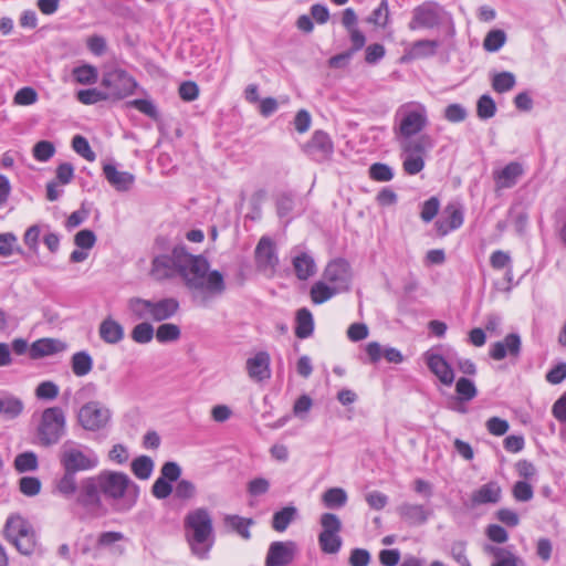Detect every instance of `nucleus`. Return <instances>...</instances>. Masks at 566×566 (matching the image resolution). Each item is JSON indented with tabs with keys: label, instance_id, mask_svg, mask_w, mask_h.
Masks as SVG:
<instances>
[{
	"label": "nucleus",
	"instance_id": "4be33fe9",
	"mask_svg": "<svg viewBox=\"0 0 566 566\" xmlns=\"http://www.w3.org/2000/svg\"><path fill=\"white\" fill-rule=\"evenodd\" d=\"M521 350V338L517 334H509L503 340L494 343L490 348V356L502 360L507 355L517 356Z\"/></svg>",
	"mask_w": 566,
	"mask_h": 566
},
{
	"label": "nucleus",
	"instance_id": "3c124183",
	"mask_svg": "<svg viewBox=\"0 0 566 566\" xmlns=\"http://www.w3.org/2000/svg\"><path fill=\"white\" fill-rule=\"evenodd\" d=\"M496 105L490 95H482L476 104L478 116L482 119H489L495 115Z\"/></svg>",
	"mask_w": 566,
	"mask_h": 566
},
{
	"label": "nucleus",
	"instance_id": "e2e57ef3",
	"mask_svg": "<svg viewBox=\"0 0 566 566\" xmlns=\"http://www.w3.org/2000/svg\"><path fill=\"white\" fill-rule=\"evenodd\" d=\"M440 208V202L438 198L431 197L427 201L423 202L420 217L422 221L430 222L438 214Z\"/></svg>",
	"mask_w": 566,
	"mask_h": 566
},
{
	"label": "nucleus",
	"instance_id": "7ed1b4c3",
	"mask_svg": "<svg viewBox=\"0 0 566 566\" xmlns=\"http://www.w3.org/2000/svg\"><path fill=\"white\" fill-rule=\"evenodd\" d=\"M101 491L118 513L130 511L138 499L139 489L124 472L103 470L99 473Z\"/></svg>",
	"mask_w": 566,
	"mask_h": 566
},
{
	"label": "nucleus",
	"instance_id": "bb28decb",
	"mask_svg": "<svg viewBox=\"0 0 566 566\" xmlns=\"http://www.w3.org/2000/svg\"><path fill=\"white\" fill-rule=\"evenodd\" d=\"M66 345L53 338H42L32 343L30 347V356L33 359L50 356L65 350Z\"/></svg>",
	"mask_w": 566,
	"mask_h": 566
},
{
	"label": "nucleus",
	"instance_id": "dca6fc26",
	"mask_svg": "<svg viewBox=\"0 0 566 566\" xmlns=\"http://www.w3.org/2000/svg\"><path fill=\"white\" fill-rule=\"evenodd\" d=\"M297 553V545L292 541L273 542L269 546L265 566H287Z\"/></svg>",
	"mask_w": 566,
	"mask_h": 566
},
{
	"label": "nucleus",
	"instance_id": "f3484780",
	"mask_svg": "<svg viewBox=\"0 0 566 566\" xmlns=\"http://www.w3.org/2000/svg\"><path fill=\"white\" fill-rule=\"evenodd\" d=\"M464 216L460 203L451 202L447 205L441 217L436 222V229L439 235L444 237L449 232L459 229L463 224Z\"/></svg>",
	"mask_w": 566,
	"mask_h": 566
},
{
	"label": "nucleus",
	"instance_id": "69168bd1",
	"mask_svg": "<svg viewBox=\"0 0 566 566\" xmlns=\"http://www.w3.org/2000/svg\"><path fill=\"white\" fill-rule=\"evenodd\" d=\"M35 395L39 399H55L59 395V387L52 381L41 382L36 389Z\"/></svg>",
	"mask_w": 566,
	"mask_h": 566
},
{
	"label": "nucleus",
	"instance_id": "5fc2aeb1",
	"mask_svg": "<svg viewBox=\"0 0 566 566\" xmlns=\"http://www.w3.org/2000/svg\"><path fill=\"white\" fill-rule=\"evenodd\" d=\"M96 243V235L92 230L83 229L74 235V244L82 250H91Z\"/></svg>",
	"mask_w": 566,
	"mask_h": 566
},
{
	"label": "nucleus",
	"instance_id": "0e129e2a",
	"mask_svg": "<svg viewBox=\"0 0 566 566\" xmlns=\"http://www.w3.org/2000/svg\"><path fill=\"white\" fill-rule=\"evenodd\" d=\"M130 107H134L143 114L149 116L153 119L158 118V111L155 104L149 99H134L128 102Z\"/></svg>",
	"mask_w": 566,
	"mask_h": 566
},
{
	"label": "nucleus",
	"instance_id": "603ef678",
	"mask_svg": "<svg viewBox=\"0 0 566 566\" xmlns=\"http://www.w3.org/2000/svg\"><path fill=\"white\" fill-rule=\"evenodd\" d=\"M73 149L87 161H94L96 159L95 153L92 150L87 139L81 135L74 136L72 140Z\"/></svg>",
	"mask_w": 566,
	"mask_h": 566
},
{
	"label": "nucleus",
	"instance_id": "4468645a",
	"mask_svg": "<svg viewBox=\"0 0 566 566\" xmlns=\"http://www.w3.org/2000/svg\"><path fill=\"white\" fill-rule=\"evenodd\" d=\"M102 495L99 474H96L81 480L75 500L82 507L95 511L102 506Z\"/></svg>",
	"mask_w": 566,
	"mask_h": 566
},
{
	"label": "nucleus",
	"instance_id": "9b49d317",
	"mask_svg": "<svg viewBox=\"0 0 566 566\" xmlns=\"http://www.w3.org/2000/svg\"><path fill=\"white\" fill-rule=\"evenodd\" d=\"M111 409L96 400L84 403L77 412L80 426L91 432L105 429L111 422Z\"/></svg>",
	"mask_w": 566,
	"mask_h": 566
},
{
	"label": "nucleus",
	"instance_id": "bf43d9fd",
	"mask_svg": "<svg viewBox=\"0 0 566 566\" xmlns=\"http://www.w3.org/2000/svg\"><path fill=\"white\" fill-rule=\"evenodd\" d=\"M196 493V485L189 480H179L175 488V496L180 500H191Z\"/></svg>",
	"mask_w": 566,
	"mask_h": 566
},
{
	"label": "nucleus",
	"instance_id": "f704fd0d",
	"mask_svg": "<svg viewBox=\"0 0 566 566\" xmlns=\"http://www.w3.org/2000/svg\"><path fill=\"white\" fill-rule=\"evenodd\" d=\"M366 21L377 28L385 29L390 23V10L388 0H381L376 9L373 10Z\"/></svg>",
	"mask_w": 566,
	"mask_h": 566
},
{
	"label": "nucleus",
	"instance_id": "393cba45",
	"mask_svg": "<svg viewBox=\"0 0 566 566\" xmlns=\"http://www.w3.org/2000/svg\"><path fill=\"white\" fill-rule=\"evenodd\" d=\"M98 335L104 343L116 345L124 339L125 331L119 322L108 316L101 322Z\"/></svg>",
	"mask_w": 566,
	"mask_h": 566
},
{
	"label": "nucleus",
	"instance_id": "a18cd8bd",
	"mask_svg": "<svg viewBox=\"0 0 566 566\" xmlns=\"http://www.w3.org/2000/svg\"><path fill=\"white\" fill-rule=\"evenodd\" d=\"M153 460L146 455H140L132 462V471L140 480L148 479L153 472Z\"/></svg>",
	"mask_w": 566,
	"mask_h": 566
},
{
	"label": "nucleus",
	"instance_id": "09e8293b",
	"mask_svg": "<svg viewBox=\"0 0 566 566\" xmlns=\"http://www.w3.org/2000/svg\"><path fill=\"white\" fill-rule=\"evenodd\" d=\"M506 41V34L502 30H492L490 31L483 41V48L488 52H496L499 51Z\"/></svg>",
	"mask_w": 566,
	"mask_h": 566
},
{
	"label": "nucleus",
	"instance_id": "9d476101",
	"mask_svg": "<svg viewBox=\"0 0 566 566\" xmlns=\"http://www.w3.org/2000/svg\"><path fill=\"white\" fill-rule=\"evenodd\" d=\"M101 85L108 99L119 101L132 95L137 87L136 81L124 70L113 69L104 73Z\"/></svg>",
	"mask_w": 566,
	"mask_h": 566
},
{
	"label": "nucleus",
	"instance_id": "79ce46f5",
	"mask_svg": "<svg viewBox=\"0 0 566 566\" xmlns=\"http://www.w3.org/2000/svg\"><path fill=\"white\" fill-rule=\"evenodd\" d=\"M38 467V457L32 451L20 453L14 459V469L20 473L35 471Z\"/></svg>",
	"mask_w": 566,
	"mask_h": 566
},
{
	"label": "nucleus",
	"instance_id": "412c9836",
	"mask_svg": "<svg viewBox=\"0 0 566 566\" xmlns=\"http://www.w3.org/2000/svg\"><path fill=\"white\" fill-rule=\"evenodd\" d=\"M103 174L108 184L117 191H127L135 182V176L128 171H120L112 164L103 166Z\"/></svg>",
	"mask_w": 566,
	"mask_h": 566
},
{
	"label": "nucleus",
	"instance_id": "680f3d73",
	"mask_svg": "<svg viewBox=\"0 0 566 566\" xmlns=\"http://www.w3.org/2000/svg\"><path fill=\"white\" fill-rule=\"evenodd\" d=\"M534 491L526 481H517L513 486V496L516 501L527 502L533 499Z\"/></svg>",
	"mask_w": 566,
	"mask_h": 566
},
{
	"label": "nucleus",
	"instance_id": "49530a36",
	"mask_svg": "<svg viewBox=\"0 0 566 566\" xmlns=\"http://www.w3.org/2000/svg\"><path fill=\"white\" fill-rule=\"evenodd\" d=\"M77 83L83 85L94 84L97 81L98 72L93 65L85 64L73 70Z\"/></svg>",
	"mask_w": 566,
	"mask_h": 566
},
{
	"label": "nucleus",
	"instance_id": "39448f33",
	"mask_svg": "<svg viewBox=\"0 0 566 566\" xmlns=\"http://www.w3.org/2000/svg\"><path fill=\"white\" fill-rule=\"evenodd\" d=\"M443 24H448L450 33L454 34L452 15L438 2L424 1L411 10L408 29L410 31L433 30Z\"/></svg>",
	"mask_w": 566,
	"mask_h": 566
},
{
	"label": "nucleus",
	"instance_id": "338daca9",
	"mask_svg": "<svg viewBox=\"0 0 566 566\" xmlns=\"http://www.w3.org/2000/svg\"><path fill=\"white\" fill-rule=\"evenodd\" d=\"M485 427L491 434L500 437L509 431L510 424L504 419L492 417L486 421Z\"/></svg>",
	"mask_w": 566,
	"mask_h": 566
},
{
	"label": "nucleus",
	"instance_id": "e433bc0d",
	"mask_svg": "<svg viewBox=\"0 0 566 566\" xmlns=\"http://www.w3.org/2000/svg\"><path fill=\"white\" fill-rule=\"evenodd\" d=\"M224 525L232 531H235L244 539L251 537L249 527L253 524L251 518H244L239 515H226L223 518Z\"/></svg>",
	"mask_w": 566,
	"mask_h": 566
},
{
	"label": "nucleus",
	"instance_id": "72a5a7b5",
	"mask_svg": "<svg viewBox=\"0 0 566 566\" xmlns=\"http://www.w3.org/2000/svg\"><path fill=\"white\" fill-rule=\"evenodd\" d=\"M314 329L313 315L307 308H301L296 314L295 335L298 338H307Z\"/></svg>",
	"mask_w": 566,
	"mask_h": 566
},
{
	"label": "nucleus",
	"instance_id": "052dcab7",
	"mask_svg": "<svg viewBox=\"0 0 566 566\" xmlns=\"http://www.w3.org/2000/svg\"><path fill=\"white\" fill-rule=\"evenodd\" d=\"M20 491L27 496H34L41 490V482L35 476H23L19 482Z\"/></svg>",
	"mask_w": 566,
	"mask_h": 566
},
{
	"label": "nucleus",
	"instance_id": "58836bf2",
	"mask_svg": "<svg viewBox=\"0 0 566 566\" xmlns=\"http://www.w3.org/2000/svg\"><path fill=\"white\" fill-rule=\"evenodd\" d=\"M76 473L64 471L63 475L56 482L57 492L66 499L76 496L78 484L75 478Z\"/></svg>",
	"mask_w": 566,
	"mask_h": 566
},
{
	"label": "nucleus",
	"instance_id": "a19ab883",
	"mask_svg": "<svg viewBox=\"0 0 566 566\" xmlns=\"http://www.w3.org/2000/svg\"><path fill=\"white\" fill-rule=\"evenodd\" d=\"M516 84V77L512 72L494 73L492 76V88L496 93H506L511 91Z\"/></svg>",
	"mask_w": 566,
	"mask_h": 566
},
{
	"label": "nucleus",
	"instance_id": "6e6552de",
	"mask_svg": "<svg viewBox=\"0 0 566 566\" xmlns=\"http://www.w3.org/2000/svg\"><path fill=\"white\" fill-rule=\"evenodd\" d=\"M65 415L60 407L43 410L38 424L36 434L44 447L56 444L65 432Z\"/></svg>",
	"mask_w": 566,
	"mask_h": 566
},
{
	"label": "nucleus",
	"instance_id": "de8ad7c7",
	"mask_svg": "<svg viewBox=\"0 0 566 566\" xmlns=\"http://www.w3.org/2000/svg\"><path fill=\"white\" fill-rule=\"evenodd\" d=\"M455 391L461 401H470L478 395L474 382L465 377L459 378L455 384Z\"/></svg>",
	"mask_w": 566,
	"mask_h": 566
},
{
	"label": "nucleus",
	"instance_id": "5701e85b",
	"mask_svg": "<svg viewBox=\"0 0 566 566\" xmlns=\"http://www.w3.org/2000/svg\"><path fill=\"white\" fill-rule=\"evenodd\" d=\"M440 48V41L431 39H421L409 44L406 49L403 60H418L434 56Z\"/></svg>",
	"mask_w": 566,
	"mask_h": 566
},
{
	"label": "nucleus",
	"instance_id": "6ab92c4d",
	"mask_svg": "<svg viewBox=\"0 0 566 566\" xmlns=\"http://www.w3.org/2000/svg\"><path fill=\"white\" fill-rule=\"evenodd\" d=\"M424 359L430 371L446 386L454 381V371L449 363L440 355L431 352L424 354Z\"/></svg>",
	"mask_w": 566,
	"mask_h": 566
},
{
	"label": "nucleus",
	"instance_id": "8fccbe9b",
	"mask_svg": "<svg viewBox=\"0 0 566 566\" xmlns=\"http://www.w3.org/2000/svg\"><path fill=\"white\" fill-rule=\"evenodd\" d=\"M39 95L31 86H25L17 91L13 96V104L17 106H30L38 102Z\"/></svg>",
	"mask_w": 566,
	"mask_h": 566
},
{
	"label": "nucleus",
	"instance_id": "c03bdc74",
	"mask_svg": "<svg viewBox=\"0 0 566 566\" xmlns=\"http://www.w3.org/2000/svg\"><path fill=\"white\" fill-rule=\"evenodd\" d=\"M180 334V328L171 323L161 324L156 329V338L161 344L178 340Z\"/></svg>",
	"mask_w": 566,
	"mask_h": 566
},
{
	"label": "nucleus",
	"instance_id": "2f4dec72",
	"mask_svg": "<svg viewBox=\"0 0 566 566\" xmlns=\"http://www.w3.org/2000/svg\"><path fill=\"white\" fill-rule=\"evenodd\" d=\"M336 294H338V292L335 287L328 284L324 279L315 282L310 292L311 300L314 304H323Z\"/></svg>",
	"mask_w": 566,
	"mask_h": 566
},
{
	"label": "nucleus",
	"instance_id": "473e14b6",
	"mask_svg": "<svg viewBox=\"0 0 566 566\" xmlns=\"http://www.w3.org/2000/svg\"><path fill=\"white\" fill-rule=\"evenodd\" d=\"M72 371L77 377H84L91 373L93 368V358L85 352H77L71 358Z\"/></svg>",
	"mask_w": 566,
	"mask_h": 566
},
{
	"label": "nucleus",
	"instance_id": "6e6d98bb",
	"mask_svg": "<svg viewBox=\"0 0 566 566\" xmlns=\"http://www.w3.org/2000/svg\"><path fill=\"white\" fill-rule=\"evenodd\" d=\"M369 176L376 181H389L394 178V172L388 165L376 163L369 167Z\"/></svg>",
	"mask_w": 566,
	"mask_h": 566
},
{
	"label": "nucleus",
	"instance_id": "c85d7f7f",
	"mask_svg": "<svg viewBox=\"0 0 566 566\" xmlns=\"http://www.w3.org/2000/svg\"><path fill=\"white\" fill-rule=\"evenodd\" d=\"M24 409L23 401L13 395L0 396V416L6 420L18 418Z\"/></svg>",
	"mask_w": 566,
	"mask_h": 566
},
{
	"label": "nucleus",
	"instance_id": "c756f323",
	"mask_svg": "<svg viewBox=\"0 0 566 566\" xmlns=\"http://www.w3.org/2000/svg\"><path fill=\"white\" fill-rule=\"evenodd\" d=\"M500 499L501 488L494 482L482 485L472 494V502L476 505L494 504L497 503Z\"/></svg>",
	"mask_w": 566,
	"mask_h": 566
},
{
	"label": "nucleus",
	"instance_id": "f03ea898",
	"mask_svg": "<svg viewBox=\"0 0 566 566\" xmlns=\"http://www.w3.org/2000/svg\"><path fill=\"white\" fill-rule=\"evenodd\" d=\"M184 535L193 555L206 558L213 546V521L207 507L190 510L184 517Z\"/></svg>",
	"mask_w": 566,
	"mask_h": 566
},
{
	"label": "nucleus",
	"instance_id": "a878e982",
	"mask_svg": "<svg viewBox=\"0 0 566 566\" xmlns=\"http://www.w3.org/2000/svg\"><path fill=\"white\" fill-rule=\"evenodd\" d=\"M179 308V302L174 297L151 300V319L166 321L172 317Z\"/></svg>",
	"mask_w": 566,
	"mask_h": 566
},
{
	"label": "nucleus",
	"instance_id": "f8f14e48",
	"mask_svg": "<svg viewBox=\"0 0 566 566\" xmlns=\"http://www.w3.org/2000/svg\"><path fill=\"white\" fill-rule=\"evenodd\" d=\"M319 524L322 531L318 535V545L325 554H337L343 545L339 535L342 522L334 513H324L321 515Z\"/></svg>",
	"mask_w": 566,
	"mask_h": 566
},
{
	"label": "nucleus",
	"instance_id": "423d86ee",
	"mask_svg": "<svg viewBox=\"0 0 566 566\" xmlns=\"http://www.w3.org/2000/svg\"><path fill=\"white\" fill-rule=\"evenodd\" d=\"M59 461L63 471L73 473L94 470L99 463L94 450L71 440L62 444Z\"/></svg>",
	"mask_w": 566,
	"mask_h": 566
},
{
	"label": "nucleus",
	"instance_id": "ddd939ff",
	"mask_svg": "<svg viewBox=\"0 0 566 566\" xmlns=\"http://www.w3.org/2000/svg\"><path fill=\"white\" fill-rule=\"evenodd\" d=\"M352 276L350 265L344 259L331 261L323 272V279L335 287L338 293L349 291Z\"/></svg>",
	"mask_w": 566,
	"mask_h": 566
},
{
	"label": "nucleus",
	"instance_id": "a211bd4d",
	"mask_svg": "<svg viewBox=\"0 0 566 566\" xmlns=\"http://www.w3.org/2000/svg\"><path fill=\"white\" fill-rule=\"evenodd\" d=\"M334 145L329 136L316 130L311 140L303 145V151L308 156L316 157L318 160L327 159L333 154Z\"/></svg>",
	"mask_w": 566,
	"mask_h": 566
},
{
	"label": "nucleus",
	"instance_id": "1a4fd4ad",
	"mask_svg": "<svg viewBox=\"0 0 566 566\" xmlns=\"http://www.w3.org/2000/svg\"><path fill=\"white\" fill-rule=\"evenodd\" d=\"M433 147L429 135H419L415 142L399 144L402 168L407 175H417L424 168V155Z\"/></svg>",
	"mask_w": 566,
	"mask_h": 566
},
{
	"label": "nucleus",
	"instance_id": "f257e3e1",
	"mask_svg": "<svg viewBox=\"0 0 566 566\" xmlns=\"http://www.w3.org/2000/svg\"><path fill=\"white\" fill-rule=\"evenodd\" d=\"M150 275L156 281L179 276L193 302L203 307L209 306L227 290L224 275L218 270H211L206 258L189 253L182 245L175 247L170 254L155 256Z\"/></svg>",
	"mask_w": 566,
	"mask_h": 566
},
{
	"label": "nucleus",
	"instance_id": "2eb2a0df",
	"mask_svg": "<svg viewBox=\"0 0 566 566\" xmlns=\"http://www.w3.org/2000/svg\"><path fill=\"white\" fill-rule=\"evenodd\" d=\"M255 264L266 276H273L279 265L275 243L269 237H262L255 248Z\"/></svg>",
	"mask_w": 566,
	"mask_h": 566
},
{
	"label": "nucleus",
	"instance_id": "4d7b16f0",
	"mask_svg": "<svg viewBox=\"0 0 566 566\" xmlns=\"http://www.w3.org/2000/svg\"><path fill=\"white\" fill-rule=\"evenodd\" d=\"M33 157L39 161H48L55 153V147L51 142L41 140L33 147Z\"/></svg>",
	"mask_w": 566,
	"mask_h": 566
},
{
	"label": "nucleus",
	"instance_id": "4c0bfd02",
	"mask_svg": "<svg viewBox=\"0 0 566 566\" xmlns=\"http://www.w3.org/2000/svg\"><path fill=\"white\" fill-rule=\"evenodd\" d=\"M347 493L342 488H331L322 495L324 505L328 509H340L347 503Z\"/></svg>",
	"mask_w": 566,
	"mask_h": 566
},
{
	"label": "nucleus",
	"instance_id": "864d4df0",
	"mask_svg": "<svg viewBox=\"0 0 566 566\" xmlns=\"http://www.w3.org/2000/svg\"><path fill=\"white\" fill-rule=\"evenodd\" d=\"M18 243V238L12 232L0 233V256H11Z\"/></svg>",
	"mask_w": 566,
	"mask_h": 566
},
{
	"label": "nucleus",
	"instance_id": "b1692460",
	"mask_svg": "<svg viewBox=\"0 0 566 566\" xmlns=\"http://www.w3.org/2000/svg\"><path fill=\"white\" fill-rule=\"evenodd\" d=\"M400 517L411 526L424 524L431 515V511L421 504L402 503L398 507Z\"/></svg>",
	"mask_w": 566,
	"mask_h": 566
},
{
	"label": "nucleus",
	"instance_id": "ea45409f",
	"mask_svg": "<svg viewBox=\"0 0 566 566\" xmlns=\"http://www.w3.org/2000/svg\"><path fill=\"white\" fill-rule=\"evenodd\" d=\"M297 510L294 506H285L273 515L272 527L276 532H284L290 523L296 517Z\"/></svg>",
	"mask_w": 566,
	"mask_h": 566
},
{
	"label": "nucleus",
	"instance_id": "0eeeda50",
	"mask_svg": "<svg viewBox=\"0 0 566 566\" xmlns=\"http://www.w3.org/2000/svg\"><path fill=\"white\" fill-rule=\"evenodd\" d=\"M4 534L17 549L23 555L33 553L36 546L35 532L28 520L19 514L8 517L4 526Z\"/></svg>",
	"mask_w": 566,
	"mask_h": 566
},
{
	"label": "nucleus",
	"instance_id": "aec40b11",
	"mask_svg": "<svg viewBox=\"0 0 566 566\" xmlns=\"http://www.w3.org/2000/svg\"><path fill=\"white\" fill-rule=\"evenodd\" d=\"M247 371L254 381L270 378V356L266 352H259L247 360Z\"/></svg>",
	"mask_w": 566,
	"mask_h": 566
},
{
	"label": "nucleus",
	"instance_id": "c9c22d12",
	"mask_svg": "<svg viewBox=\"0 0 566 566\" xmlns=\"http://www.w3.org/2000/svg\"><path fill=\"white\" fill-rule=\"evenodd\" d=\"M127 306L136 319H151V300L132 297L128 300Z\"/></svg>",
	"mask_w": 566,
	"mask_h": 566
},
{
	"label": "nucleus",
	"instance_id": "13d9d810",
	"mask_svg": "<svg viewBox=\"0 0 566 566\" xmlns=\"http://www.w3.org/2000/svg\"><path fill=\"white\" fill-rule=\"evenodd\" d=\"M77 99L85 104L91 105L101 101L108 99L105 91H98L96 88L82 90L77 92Z\"/></svg>",
	"mask_w": 566,
	"mask_h": 566
},
{
	"label": "nucleus",
	"instance_id": "7c9ffc66",
	"mask_svg": "<svg viewBox=\"0 0 566 566\" xmlns=\"http://www.w3.org/2000/svg\"><path fill=\"white\" fill-rule=\"evenodd\" d=\"M292 263L295 274L300 280H307L316 272V264L314 259L305 252L295 255Z\"/></svg>",
	"mask_w": 566,
	"mask_h": 566
},
{
	"label": "nucleus",
	"instance_id": "37998d69",
	"mask_svg": "<svg viewBox=\"0 0 566 566\" xmlns=\"http://www.w3.org/2000/svg\"><path fill=\"white\" fill-rule=\"evenodd\" d=\"M154 327L148 322L137 324L130 333L132 339L137 344H148L154 338Z\"/></svg>",
	"mask_w": 566,
	"mask_h": 566
},
{
	"label": "nucleus",
	"instance_id": "20e7f679",
	"mask_svg": "<svg viewBox=\"0 0 566 566\" xmlns=\"http://www.w3.org/2000/svg\"><path fill=\"white\" fill-rule=\"evenodd\" d=\"M427 107L420 102H407L398 107L395 114L394 133L398 144L415 142L428 125Z\"/></svg>",
	"mask_w": 566,
	"mask_h": 566
},
{
	"label": "nucleus",
	"instance_id": "774afa93",
	"mask_svg": "<svg viewBox=\"0 0 566 566\" xmlns=\"http://www.w3.org/2000/svg\"><path fill=\"white\" fill-rule=\"evenodd\" d=\"M491 566H524V563L513 552L506 549Z\"/></svg>",
	"mask_w": 566,
	"mask_h": 566
},
{
	"label": "nucleus",
	"instance_id": "cd10ccee",
	"mask_svg": "<svg viewBox=\"0 0 566 566\" xmlns=\"http://www.w3.org/2000/svg\"><path fill=\"white\" fill-rule=\"evenodd\" d=\"M522 174L523 169L520 164L510 163L503 169L494 172L496 188L505 189L513 187Z\"/></svg>",
	"mask_w": 566,
	"mask_h": 566
}]
</instances>
